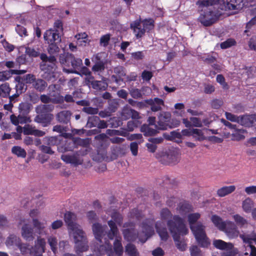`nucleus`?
Here are the masks:
<instances>
[{
  "instance_id": "a18cd8bd",
  "label": "nucleus",
  "mask_w": 256,
  "mask_h": 256,
  "mask_svg": "<svg viewBox=\"0 0 256 256\" xmlns=\"http://www.w3.org/2000/svg\"><path fill=\"white\" fill-rule=\"evenodd\" d=\"M238 123L245 126H250L252 124V121L248 116H243L238 118Z\"/></svg>"
},
{
  "instance_id": "f03ea898",
  "label": "nucleus",
  "mask_w": 256,
  "mask_h": 256,
  "mask_svg": "<svg viewBox=\"0 0 256 256\" xmlns=\"http://www.w3.org/2000/svg\"><path fill=\"white\" fill-rule=\"evenodd\" d=\"M142 214L137 209L132 210L128 216L130 220L136 222H127L123 225L122 230L124 238L127 241L133 242L138 239L142 243L145 242L154 234L153 219H146L139 226L141 231L137 232L136 227V220H140Z\"/></svg>"
},
{
  "instance_id": "69168bd1",
  "label": "nucleus",
  "mask_w": 256,
  "mask_h": 256,
  "mask_svg": "<svg viewBox=\"0 0 256 256\" xmlns=\"http://www.w3.org/2000/svg\"><path fill=\"white\" fill-rule=\"evenodd\" d=\"M110 40V35L108 34L102 36L100 38V44L104 46H108Z\"/></svg>"
},
{
  "instance_id": "9b49d317",
  "label": "nucleus",
  "mask_w": 256,
  "mask_h": 256,
  "mask_svg": "<svg viewBox=\"0 0 256 256\" xmlns=\"http://www.w3.org/2000/svg\"><path fill=\"white\" fill-rule=\"evenodd\" d=\"M88 148H86L83 150H80L79 154L85 155L88 152ZM78 154L73 155L62 154L61 156L62 160L67 164H70L75 166L81 164L82 163V160L78 156Z\"/></svg>"
},
{
  "instance_id": "864d4df0",
  "label": "nucleus",
  "mask_w": 256,
  "mask_h": 256,
  "mask_svg": "<svg viewBox=\"0 0 256 256\" xmlns=\"http://www.w3.org/2000/svg\"><path fill=\"white\" fill-rule=\"evenodd\" d=\"M25 53L30 57L36 58L38 56L39 52L34 48L26 47Z\"/></svg>"
},
{
  "instance_id": "5fc2aeb1",
  "label": "nucleus",
  "mask_w": 256,
  "mask_h": 256,
  "mask_svg": "<svg viewBox=\"0 0 256 256\" xmlns=\"http://www.w3.org/2000/svg\"><path fill=\"white\" fill-rule=\"evenodd\" d=\"M104 70V64L103 62H96L92 68V70L95 72H102Z\"/></svg>"
},
{
  "instance_id": "4c0bfd02",
  "label": "nucleus",
  "mask_w": 256,
  "mask_h": 256,
  "mask_svg": "<svg viewBox=\"0 0 256 256\" xmlns=\"http://www.w3.org/2000/svg\"><path fill=\"white\" fill-rule=\"evenodd\" d=\"M12 152L20 158H25L26 156V151L20 146H14L12 148Z\"/></svg>"
},
{
  "instance_id": "4d7b16f0",
  "label": "nucleus",
  "mask_w": 256,
  "mask_h": 256,
  "mask_svg": "<svg viewBox=\"0 0 256 256\" xmlns=\"http://www.w3.org/2000/svg\"><path fill=\"white\" fill-rule=\"evenodd\" d=\"M235 44L236 42L234 39L229 38L222 42L220 44V47L222 49H226L234 45Z\"/></svg>"
},
{
  "instance_id": "aec40b11",
  "label": "nucleus",
  "mask_w": 256,
  "mask_h": 256,
  "mask_svg": "<svg viewBox=\"0 0 256 256\" xmlns=\"http://www.w3.org/2000/svg\"><path fill=\"white\" fill-rule=\"evenodd\" d=\"M156 228L162 240H168L169 234L164 222H157L156 224Z\"/></svg>"
},
{
  "instance_id": "1a4fd4ad",
  "label": "nucleus",
  "mask_w": 256,
  "mask_h": 256,
  "mask_svg": "<svg viewBox=\"0 0 256 256\" xmlns=\"http://www.w3.org/2000/svg\"><path fill=\"white\" fill-rule=\"evenodd\" d=\"M22 80L26 84H32V88L40 92H43L48 86L45 80L41 78H36V76L32 74L24 75Z\"/></svg>"
},
{
  "instance_id": "680f3d73",
  "label": "nucleus",
  "mask_w": 256,
  "mask_h": 256,
  "mask_svg": "<svg viewBox=\"0 0 256 256\" xmlns=\"http://www.w3.org/2000/svg\"><path fill=\"white\" fill-rule=\"evenodd\" d=\"M82 111L89 114H95L98 112V108L86 106L82 108Z\"/></svg>"
},
{
  "instance_id": "338daca9",
  "label": "nucleus",
  "mask_w": 256,
  "mask_h": 256,
  "mask_svg": "<svg viewBox=\"0 0 256 256\" xmlns=\"http://www.w3.org/2000/svg\"><path fill=\"white\" fill-rule=\"evenodd\" d=\"M142 135L140 134H132L130 136L128 139L129 140H139L138 144H140L143 142V140L142 139Z\"/></svg>"
},
{
  "instance_id": "f704fd0d",
  "label": "nucleus",
  "mask_w": 256,
  "mask_h": 256,
  "mask_svg": "<svg viewBox=\"0 0 256 256\" xmlns=\"http://www.w3.org/2000/svg\"><path fill=\"white\" fill-rule=\"evenodd\" d=\"M88 81L89 82L91 83L92 88L97 90H104L108 86L107 83L105 80L90 81V80H88Z\"/></svg>"
},
{
  "instance_id": "412c9836",
  "label": "nucleus",
  "mask_w": 256,
  "mask_h": 256,
  "mask_svg": "<svg viewBox=\"0 0 256 256\" xmlns=\"http://www.w3.org/2000/svg\"><path fill=\"white\" fill-rule=\"evenodd\" d=\"M10 119L12 123L15 126H18L20 124H24L31 122L29 116L20 113L18 116H16L15 114H12L10 116Z\"/></svg>"
},
{
  "instance_id": "0eeeda50",
  "label": "nucleus",
  "mask_w": 256,
  "mask_h": 256,
  "mask_svg": "<svg viewBox=\"0 0 256 256\" xmlns=\"http://www.w3.org/2000/svg\"><path fill=\"white\" fill-rule=\"evenodd\" d=\"M60 62L63 66V70L66 73L80 74L76 70H80L82 65V61L80 58H76L72 54H67L60 56Z\"/></svg>"
},
{
  "instance_id": "c85d7f7f",
  "label": "nucleus",
  "mask_w": 256,
  "mask_h": 256,
  "mask_svg": "<svg viewBox=\"0 0 256 256\" xmlns=\"http://www.w3.org/2000/svg\"><path fill=\"white\" fill-rule=\"evenodd\" d=\"M254 205V200L250 198H246L242 202V207L244 212L246 213L252 212Z\"/></svg>"
},
{
  "instance_id": "3c124183",
  "label": "nucleus",
  "mask_w": 256,
  "mask_h": 256,
  "mask_svg": "<svg viewBox=\"0 0 256 256\" xmlns=\"http://www.w3.org/2000/svg\"><path fill=\"white\" fill-rule=\"evenodd\" d=\"M19 112L28 115L30 112V105L27 103H21L18 106Z\"/></svg>"
},
{
  "instance_id": "58836bf2",
  "label": "nucleus",
  "mask_w": 256,
  "mask_h": 256,
  "mask_svg": "<svg viewBox=\"0 0 256 256\" xmlns=\"http://www.w3.org/2000/svg\"><path fill=\"white\" fill-rule=\"evenodd\" d=\"M126 252L128 256H140L134 245L128 244L126 246Z\"/></svg>"
},
{
  "instance_id": "ddd939ff",
  "label": "nucleus",
  "mask_w": 256,
  "mask_h": 256,
  "mask_svg": "<svg viewBox=\"0 0 256 256\" xmlns=\"http://www.w3.org/2000/svg\"><path fill=\"white\" fill-rule=\"evenodd\" d=\"M180 150L176 148L169 150L166 153L163 155L162 160L167 164H174L180 160Z\"/></svg>"
},
{
  "instance_id": "052dcab7",
  "label": "nucleus",
  "mask_w": 256,
  "mask_h": 256,
  "mask_svg": "<svg viewBox=\"0 0 256 256\" xmlns=\"http://www.w3.org/2000/svg\"><path fill=\"white\" fill-rule=\"evenodd\" d=\"M52 30H56V32L61 33L63 30L62 23L61 20H57L54 23V28Z\"/></svg>"
},
{
  "instance_id": "a19ab883",
  "label": "nucleus",
  "mask_w": 256,
  "mask_h": 256,
  "mask_svg": "<svg viewBox=\"0 0 256 256\" xmlns=\"http://www.w3.org/2000/svg\"><path fill=\"white\" fill-rule=\"evenodd\" d=\"M158 129H154L150 128L148 125L144 124L140 128L142 132L144 133L146 136H152L156 134Z\"/></svg>"
},
{
  "instance_id": "f257e3e1",
  "label": "nucleus",
  "mask_w": 256,
  "mask_h": 256,
  "mask_svg": "<svg viewBox=\"0 0 256 256\" xmlns=\"http://www.w3.org/2000/svg\"><path fill=\"white\" fill-rule=\"evenodd\" d=\"M112 220L108 222V224L110 228L108 231H106L108 228L106 226H102L98 222H95L92 224V230L95 238L101 244L102 239L104 240V244H101L99 248L94 250L95 254L97 256H101L105 254L108 256L113 254L112 246L108 242V240H113L116 238L114 243V248L115 253L118 256H120L123 254V248L121 243V238L118 236L119 231L117 225L121 226L123 217L120 213L114 211L111 214Z\"/></svg>"
},
{
  "instance_id": "7c9ffc66",
  "label": "nucleus",
  "mask_w": 256,
  "mask_h": 256,
  "mask_svg": "<svg viewBox=\"0 0 256 256\" xmlns=\"http://www.w3.org/2000/svg\"><path fill=\"white\" fill-rule=\"evenodd\" d=\"M52 116V115L50 114L46 115L45 117H44L43 115L37 116L34 118V120L36 122L42 124L44 126H46L50 124Z\"/></svg>"
},
{
  "instance_id": "20e7f679",
  "label": "nucleus",
  "mask_w": 256,
  "mask_h": 256,
  "mask_svg": "<svg viewBox=\"0 0 256 256\" xmlns=\"http://www.w3.org/2000/svg\"><path fill=\"white\" fill-rule=\"evenodd\" d=\"M174 220L175 222L172 220L168 222V228L177 248L180 251H184L186 248V244L184 239L181 238V236L187 234L188 230L183 218L180 216H175Z\"/></svg>"
},
{
  "instance_id": "b1692460",
  "label": "nucleus",
  "mask_w": 256,
  "mask_h": 256,
  "mask_svg": "<svg viewBox=\"0 0 256 256\" xmlns=\"http://www.w3.org/2000/svg\"><path fill=\"white\" fill-rule=\"evenodd\" d=\"M213 244L215 248L221 250H230L233 248V244L230 242H226L221 240H214Z\"/></svg>"
},
{
  "instance_id": "4be33fe9",
  "label": "nucleus",
  "mask_w": 256,
  "mask_h": 256,
  "mask_svg": "<svg viewBox=\"0 0 256 256\" xmlns=\"http://www.w3.org/2000/svg\"><path fill=\"white\" fill-rule=\"evenodd\" d=\"M22 236L26 240L30 241L34 239L33 228L28 224H24L22 228Z\"/></svg>"
},
{
  "instance_id": "f8f14e48",
  "label": "nucleus",
  "mask_w": 256,
  "mask_h": 256,
  "mask_svg": "<svg viewBox=\"0 0 256 256\" xmlns=\"http://www.w3.org/2000/svg\"><path fill=\"white\" fill-rule=\"evenodd\" d=\"M242 0H218L219 8L222 10H239L242 8Z\"/></svg>"
},
{
  "instance_id": "37998d69",
  "label": "nucleus",
  "mask_w": 256,
  "mask_h": 256,
  "mask_svg": "<svg viewBox=\"0 0 256 256\" xmlns=\"http://www.w3.org/2000/svg\"><path fill=\"white\" fill-rule=\"evenodd\" d=\"M196 140L202 141L205 139L202 130L197 128L192 129V136Z\"/></svg>"
},
{
  "instance_id": "39448f33",
  "label": "nucleus",
  "mask_w": 256,
  "mask_h": 256,
  "mask_svg": "<svg viewBox=\"0 0 256 256\" xmlns=\"http://www.w3.org/2000/svg\"><path fill=\"white\" fill-rule=\"evenodd\" d=\"M198 212L191 213L188 216L190 228L198 244L202 247L207 248L210 244L206 232V226L202 222L196 223L200 218Z\"/></svg>"
},
{
  "instance_id": "a878e982",
  "label": "nucleus",
  "mask_w": 256,
  "mask_h": 256,
  "mask_svg": "<svg viewBox=\"0 0 256 256\" xmlns=\"http://www.w3.org/2000/svg\"><path fill=\"white\" fill-rule=\"evenodd\" d=\"M236 188L234 185L224 186L217 190L216 194L219 197H224L233 192Z\"/></svg>"
},
{
  "instance_id": "393cba45",
  "label": "nucleus",
  "mask_w": 256,
  "mask_h": 256,
  "mask_svg": "<svg viewBox=\"0 0 256 256\" xmlns=\"http://www.w3.org/2000/svg\"><path fill=\"white\" fill-rule=\"evenodd\" d=\"M26 72V70H10L8 71L0 72V81H5L10 78L12 74H20Z\"/></svg>"
},
{
  "instance_id": "5701e85b",
  "label": "nucleus",
  "mask_w": 256,
  "mask_h": 256,
  "mask_svg": "<svg viewBox=\"0 0 256 256\" xmlns=\"http://www.w3.org/2000/svg\"><path fill=\"white\" fill-rule=\"evenodd\" d=\"M23 132L25 135H34L36 136H42L45 134V132L37 130L35 126L30 124L24 126Z\"/></svg>"
},
{
  "instance_id": "c03bdc74",
  "label": "nucleus",
  "mask_w": 256,
  "mask_h": 256,
  "mask_svg": "<svg viewBox=\"0 0 256 256\" xmlns=\"http://www.w3.org/2000/svg\"><path fill=\"white\" fill-rule=\"evenodd\" d=\"M232 218L236 224L240 227L244 226L248 223L247 220L244 218L239 214H234L232 216Z\"/></svg>"
},
{
  "instance_id": "2eb2a0df",
  "label": "nucleus",
  "mask_w": 256,
  "mask_h": 256,
  "mask_svg": "<svg viewBox=\"0 0 256 256\" xmlns=\"http://www.w3.org/2000/svg\"><path fill=\"white\" fill-rule=\"evenodd\" d=\"M230 238H237L240 234V232L236 226L230 221H227L226 228L222 230Z\"/></svg>"
},
{
  "instance_id": "473e14b6",
  "label": "nucleus",
  "mask_w": 256,
  "mask_h": 256,
  "mask_svg": "<svg viewBox=\"0 0 256 256\" xmlns=\"http://www.w3.org/2000/svg\"><path fill=\"white\" fill-rule=\"evenodd\" d=\"M192 206L187 202L180 203L178 208V210L182 215H184L192 211Z\"/></svg>"
},
{
  "instance_id": "9d476101",
  "label": "nucleus",
  "mask_w": 256,
  "mask_h": 256,
  "mask_svg": "<svg viewBox=\"0 0 256 256\" xmlns=\"http://www.w3.org/2000/svg\"><path fill=\"white\" fill-rule=\"evenodd\" d=\"M240 236L244 242L248 244V245L246 247V250L248 252H245L244 254L248 256L250 254L252 256H256V248L254 246L252 245V241L256 242V234H240Z\"/></svg>"
},
{
  "instance_id": "e2e57ef3",
  "label": "nucleus",
  "mask_w": 256,
  "mask_h": 256,
  "mask_svg": "<svg viewBox=\"0 0 256 256\" xmlns=\"http://www.w3.org/2000/svg\"><path fill=\"white\" fill-rule=\"evenodd\" d=\"M190 120L192 122V126L194 127H202V124L201 120L198 118L196 117H191L190 118Z\"/></svg>"
},
{
  "instance_id": "0e129e2a",
  "label": "nucleus",
  "mask_w": 256,
  "mask_h": 256,
  "mask_svg": "<svg viewBox=\"0 0 256 256\" xmlns=\"http://www.w3.org/2000/svg\"><path fill=\"white\" fill-rule=\"evenodd\" d=\"M191 256H201L200 249L196 246H193L190 248Z\"/></svg>"
},
{
  "instance_id": "e433bc0d",
  "label": "nucleus",
  "mask_w": 256,
  "mask_h": 256,
  "mask_svg": "<svg viewBox=\"0 0 256 256\" xmlns=\"http://www.w3.org/2000/svg\"><path fill=\"white\" fill-rule=\"evenodd\" d=\"M47 240L53 253L56 254L58 253V240L56 238L53 236H50L47 238Z\"/></svg>"
},
{
  "instance_id": "79ce46f5",
  "label": "nucleus",
  "mask_w": 256,
  "mask_h": 256,
  "mask_svg": "<svg viewBox=\"0 0 256 256\" xmlns=\"http://www.w3.org/2000/svg\"><path fill=\"white\" fill-rule=\"evenodd\" d=\"M10 88L8 84L5 83L0 86V96L3 98H6L10 94Z\"/></svg>"
},
{
  "instance_id": "dca6fc26",
  "label": "nucleus",
  "mask_w": 256,
  "mask_h": 256,
  "mask_svg": "<svg viewBox=\"0 0 256 256\" xmlns=\"http://www.w3.org/2000/svg\"><path fill=\"white\" fill-rule=\"evenodd\" d=\"M60 34L50 28L44 34V39L48 43L60 42L61 41Z\"/></svg>"
},
{
  "instance_id": "774afa93",
  "label": "nucleus",
  "mask_w": 256,
  "mask_h": 256,
  "mask_svg": "<svg viewBox=\"0 0 256 256\" xmlns=\"http://www.w3.org/2000/svg\"><path fill=\"white\" fill-rule=\"evenodd\" d=\"M62 226L63 222L62 220H56L52 223L50 228L55 230L60 228Z\"/></svg>"
},
{
  "instance_id": "13d9d810",
  "label": "nucleus",
  "mask_w": 256,
  "mask_h": 256,
  "mask_svg": "<svg viewBox=\"0 0 256 256\" xmlns=\"http://www.w3.org/2000/svg\"><path fill=\"white\" fill-rule=\"evenodd\" d=\"M130 94L134 98H138L142 96L141 90L138 88H132L130 90Z\"/></svg>"
},
{
  "instance_id": "bf43d9fd",
  "label": "nucleus",
  "mask_w": 256,
  "mask_h": 256,
  "mask_svg": "<svg viewBox=\"0 0 256 256\" xmlns=\"http://www.w3.org/2000/svg\"><path fill=\"white\" fill-rule=\"evenodd\" d=\"M16 30L20 36H28L26 28L18 24L16 27Z\"/></svg>"
},
{
  "instance_id": "6e6d98bb",
  "label": "nucleus",
  "mask_w": 256,
  "mask_h": 256,
  "mask_svg": "<svg viewBox=\"0 0 256 256\" xmlns=\"http://www.w3.org/2000/svg\"><path fill=\"white\" fill-rule=\"evenodd\" d=\"M70 247V245L68 240H60L58 243V248L60 252H64L68 250Z\"/></svg>"
},
{
  "instance_id": "09e8293b",
  "label": "nucleus",
  "mask_w": 256,
  "mask_h": 256,
  "mask_svg": "<svg viewBox=\"0 0 256 256\" xmlns=\"http://www.w3.org/2000/svg\"><path fill=\"white\" fill-rule=\"evenodd\" d=\"M249 13L250 16H254V18L247 24V28H250L254 24H256V8L250 10Z\"/></svg>"
},
{
  "instance_id": "6ab92c4d",
  "label": "nucleus",
  "mask_w": 256,
  "mask_h": 256,
  "mask_svg": "<svg viewBox=\"0 0 256 256\" xmlns=\"http://www.w3.org/2000/svg\"><path fill=\"white\" fill-rule=\"evenodd\" d=\"M114 74L112 76V78L118 84H120V82H123L122 78L126 76L125 68L122 66H117L114 68Z\"/></svg>"
},
{
  "instance_id": "8fccbe9b",
  "label": "nucleus",
  "mask_w": 256,
  "mask_h": 256,
  "mask_svg": "<svg viewBox=\"0 0 256 256\" xmlns=\"http://www.w3.org/2000/svg\"><path fill=\"white\" fill-rule=\"evenodd\" d=\"M100 118L98 116H92L88 118L87 126L89 128L95 127L98 125Z\"/></svg>"
},
{
  "instance_id": "c9c22d12",
  "label": "nucleus",
  "mask_w": 256,
  "mask_h": 256,
  "mask_svg": "<svg viewBox=\"0 0 256 256\" xmlns=\"http://www.w3.org/2000/svg\"><path fill=\"white\" fill-rule=\"evenodd\" d=\"M18 248H20L22 254H30L32 256H35L32 246H30L29 244H20Z\"/></svg>"
},
{
  "instance_id": "7ed1b4c3",
  "label": "nucleus",
  "mask_w": 256,
  "mask_h": 256,
  "mask_svg": "<svg viewBox=\"0 0 256 256\" xmlns=\"http://www.w3.org/2000/svg\"><path fill=\"white\" fill-rule=\"evenodd\" d=\"M76 216L74 213L67 212L64 215V220L67 225L68 234L72 236L76 244V251L79 252H86L88 250V240L86 234L80 225L76 221Z\"/></svg>"
},
{
  "instance_id": "423d86ee",
  "label": "nucleus",
  "mask_w": 256,
  "mask_h": 256,
  "mask_svg": "<svg viewBox=\"0 0 256 256\" xmlns=\"http://www.w3.org/2000/svg\"><path fill=\"white\" fill-rule=\"evenodd\" d=\"M196 4L200 11L198 20L204 26H210L216 22L218 14L212 8V6L215 5L214 0H199Z\"/></svg>"
},
{
  "instance_id": "c756f323",
  "label": "nucleus",
  "mask_w": 256,
  "mask_h": 256,
  "mask_svg": "<svg viewBox=\"0 0 256 256\" xmlns=\"http://www.w3.org/2000/svg\"><path fill=\"white\" fill-rule=\"evenodd\" d=\"M20 242V240L18 237L14 234H10L8 237L5 244L8 248L14 246L18 247Z\"/></svg>"
},
{
  "instance_id": "49530a36",
  "label": "nucleus",
  "mask_w": 256,
  "mask_h": 256,
  "mask_svg": "<svg viewBox=\"0 0 256 256\" xmlns=\"http://www.w3.org/2000/svg\"><path fill=\"white\" fill-rule=\"evenodd\" d=\"M59 42H50L48 49V52L50 54H56L60 50V48L58 46Z\"/></svg>"
},
{
  "instance_id": "bb28decb",
  "label": "nucleus",
  "mask_w": 256,
  "mask_h": 256,
  "mask_svg": "<svg viewBox=\"0 0 256 256\" xmlns=\"http://www.w3.org/2000/svg\"><path fill=\"white\" fill-rule=\"evenodd\" d=\"M160 218L162 220H166V224L168 225V222L169 220H172L175 222V220H174V218L175 216H179L178 215H174L172 216V214L171 212L167 208H164L162 209L160 213Z\"/></svg>"
},
{
  "instance_id": "f3484780",
  "label": "nucleus",
  "mask_w": 256,
  "mask_h": 256,
  "mask_svg": "<svg viewBox=\"0 0 256 256\" xmlns=\"http://www.w3.org/2000/svg\"><path fill=\"white\" fill-rule=\"evenodd\" d=\"M146 102L150 106L151 110L154 112L161 110L162 109V106H164V100L158 98L147 100Z\"/></svg>"
},
{
  "instance_id": "2f4dec72",
  "label": "nucleus",
  "mask_w": 256,
  "mask_h": 256,
  "mask_svg": "<svg viewBox=\"0 0 256 256\" xmlns=\"http://www.w3.org/2000/svg\"><path fill=\"white\" fill-rule=\"evenodd\" d=\"M211 220L214 225L220 230H222L226 228V222H223L222 219L218 216L214 215L211 218Z\"/></svg>"
},
{
  "instance_id": "de8ad7c7",
  "label": "nucleus",
  "mask_w": 256,
  "mask_h": 256,
  "mask_svg": "<svg viewBox=\"0 0 256 256\" xmlns=\"http://www.w3.org/2000/svg\"><path fill=\"white\" fill-rule=\"evenodd\" d=\"M132 109L128 106H125L121 112L122 120H126L130 118L132 116Z\"/></svg>"
},
{
  "instance_id": "6e6552de",
  "label": "nucleus",
  "mask_w": 256,
  "mask_h": 256,
  "mask_svg": "<svg viewBox=\"0 0 256 256\" xmlns=\"http://www.w3.org/2000/svg\"><path fill=\"white\" fill-rule=\"evenodd\" d=\"M154 20L146 19L144 20H136L130 24V28L137 38H142L146 32H149L154 28Z\"/></svg>"
},
{
  "instance_id": "cd10ccee",
  "label": "nucleus",
  "mask_w": 256,
  "mask_h": 256,
  "mask_svg": "<svg viewBox=\"0 0 256 256\" xmlns=\"http://www.w3.org/2000/svg\"><path fill=\"white\" fill-rule=\"evenodd\" d=\"M71 112L68 110H63L58 112L56 116L57 120L62 123L67 124L70 120Z\"/></svg>"
},
{
  "instance_id": "72a5a7b5",
  "label": "nucleus",
  "mask_w": 256,
  "mask_h": 256,
  "mask_svg": "<svg viewBox=\"0 0 256 256\" xmlns=\"http://www.w3.org/2000/svg\"><path fill=\"white\" fill-rule=\"evenodd\" d=\"M32 224L36 232L39 234H42L44 233V228L46 224L40 222L36 218L32 219Z\"/></svg>"
},
{
  "instance_id": "4468645a",
  "label": "nucleus",
  "mask_w": 256,
  "mask_h": 256,
  "mask_svg": "<svg viewBox=\"0 0 256 256\" xmlns=\"http://www.w3.org/2000/svg\"><path fill=\"white\" fill-rule=\"evenodd\" d=\"M171 114L168 112H160L158 116V125H156V128L160 130H166L168 128L169 124L168 122L170 121Z\"/></svg>"
},
{
  "instance_id": "ea45409f",
  "label": "nucleus",
  "mask_w": 256,
  "mask_h": 256,
  "mask_svg": "<svg viewBox=\"0 0 256 256\" xmlns=\"http://www.w3.org/2000/svg\"><path fill=\"white\" fill-rule=\"evenodd\" d=\"M40 58L43 62L45 63L44 65H48L52 68V66L54 65V62L56 60L54 56H50L48 58L45 54H41Z\"/></svg>"
},
{
  "instance_id": "603ef678",
  "label": "nucleus",
  "mask_w": 256,
  "mask_h": 256,
  "mask_svg": "<svg viewBox=\"0 0 256 256\" xmlns=\"http://www.w3.org/2000/svg\"><path fill=\"white\" fill-rule=\"evenodd\" d=\"M244 132V130L243 129H238L236 128L232 134V136L236 140H242L244 138V136H243Z\"/></svg>"
},
{
  "instance_id": "a211bd4d",
  "label": "nucleus",
  "mask_w": 256,
  "mask_h": 256,
  "mask_svg": "<svg viewBox=\"0 0 256 256\" xmlns=\"http://www.w3.org/2000/svg\"><path fill=\"white\" fill-rule=\"evenodd\" d=\"M46 246V242L45 240L40 237H38L36 240L35 242L34 246L33 247L34 256H42V254L45 251Z\"/></svg>"
}]
</instances>
